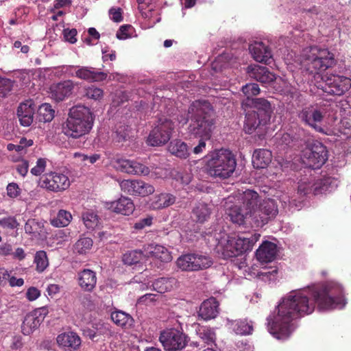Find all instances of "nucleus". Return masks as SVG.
<instances>
[{"instance_id":"f3484780","label":"nucleus","mask_w":351,"mask_h":351,"mask_svg":"<svg viewBox=\"0 0 351 351\" xmlns=\"http://www.w3.org/2000/svg\"><path fill=\"white\" fill-rule=\"evenodd\" d=\"M114 334L110 324L101 322L94 323L91 328L84 330L85 337L95 342L104 340L112 337Z\"/></svg>"},{"instance_id":"79ce46f5","label":"nucleus","mask_w":351,"mask_h":351,"mask_svg":"<svg viewBox=\"0 0 351 351\" xmlns=\"http://www.w3.org/2000/svg\"><path fill=\"white\" fill-rule=\"evenodd\" d=\"M34 263L36 265V271L38 273L44 272L49 265L47 252L44 250L36 252L34 257Z\"/></svg>"},{"instance_id":"4d7b16f0","label":"nucleus","mask_w":351,"mask_h":351,"mask_svg":"<svg viewBox=\"0 0 351 351\" xmlns=\"http://www.w3.org/2000/svg\"><path fill=\"white\" fill-rule=\"evenodd\" d=\"M85 95L89 99L97 100L102 97L103 90L99 88L91 86L86 88Z\"/></svg>"},{"instance_id":"bb28decb","label":"nucleus","mask_w":351,"mask_h":351,"mask_svg":"<svg viewBox=\"0 0 351 351\" xmlns=\"http://www.w3.org/2000/svg\"><path fill=\"white\" fill-rule=\"evenodd\" d=\"M277 254V246L271 241H264L256 252V256L261 263L272 262Z\"/></svg>"},{"instance_id":"680f3d73","label":"nucleus","mask_w":351,"mask_h":351,"mask_svg":"<svg viewBox=\"0 0 351 351\" xmlns=\"http://www.w3.org/2000/svg\"><path fill=\"white\" fill-rule=\"evenodd\" d=\"M153 217L148 216L143 219H140L134 224V228L136 230H143L145 227L150 226L152 224Z\"/></svg>"},{"instance_id":"58836bf2","label":"nucleus","mask_w":351,"mask_h":351,"mask_svg":"<svg viewBox=\"0 0 351 351\" xmlns=\"http://www.w3.org/2000/svg\"><path fill=\"white\" fill-rule=\"evenodd\" d=\"M197 335L204 343L208 348H213L216 343V333L213 328L208 326L199 327Z\"/></svg>"},{"instance_id":"39448f33","label":"nucleus","mask_w":351,"mask_h":351,"mask_svg":"<svg viewBox=\"0 0 351 351\" xmlns=\"http://www.w3.org/2000/svg\"><path fill=\"white\" fill-rule=\"evenodd\" d=\"M272 108L269 101L264 98L252 99L251 109L245 113L244 130L251 134L262 126L266 125L270 121Z\"/></svg>"},{"instance_id":"0e129e2a","label":"nucleus","mask_w":351,"mask_h":351,"mask_svg":"<svg viewBox=\"0 0 351 351\" xmlns=\"http://www.w3.org/2000/svg\"><path fill=\"white\" fill-rule=\"evenodd\" d=\"M65 40L70 43H75L77 41V30L75 29H65L63 31Z\"/></svg>"},{"instance_id":"a211bd4d","label":"nucleus","mask_w":351,"mask_h":351,"mask_svg":"<svg viewBox=\"0 0 351 351\" xmlns=\"http://www.w3.org/2000/svg\"><path fill=\"white\" fill-rule=\"evenodd\" d=\"M249 50L254 60L265 64H270L272 59L271 49L263 42H254L250 45Z\"/></svg>"},{"instance_id":"3c124183","label":"nucleus","mask_w":351,"mask_h":351,"mask_svg":"<svg viewBox=\"0 0 351 351\" xmlns=\"http://www.w3.org/2000/svg\"><path fill=\"white\" fill-rule=\"evenodd\" d=\"M194 261V265L195 271L204 269L211 266L213 262L211 258L205 255L199 254H193Z\"/></svg>"},{"instance_id":"13d9d810","label":"nucleus","mask_w":351,"mask_h":351,"mask_svg":"<svg viewBox=\"0 0 351 351\" xmlns=\"http://www.w3.org/2000/svg\"><path fill=\"white\" fill-rule=\"evenodd\" d=\"M46 165L47 161L45 158H38L36 166L31 169V173L34 176H40L45 171Z\"/></svg>"},{"instance_id":"603ef678","label":"nucleus","mask_w":351,"mask_h":351,"mask_svg":"<svg viewBox=\"0 0 351 351\" xmlns=\"http://www.w3.org/2000/svg\"><path fill=\"white\" fill-rule=\"evenodd\" d=\"M93 240L89 237L80 238L74 245V251L80 254H86L93 246Z\"/></svg>"},{"instance_id":"774afa93","label":"nucleus","mask_w":351,"mask_h":351,"mask_svg":"<svg viewBox=\"0 0 351 351\" xmlns=\"http://www.w3.org/2000/svg\"><path fill=\"white\" fill-rule=\"evenodd\" d=\"M29 164L27 160H23L21 163L19 164L16 167L17 172L25 177L28 172Z\"/></svg>"},{"instance_id":"b1692460","label":"nucleus","mask_w":351,"mask_h":351,"mask_svg":"<svg viewBox=\"0 0 351 351\" xmlns=\"http://www.w3.org/2000/svg\"><path fill=\"white\" fill-rule=\"evenodd\" d=\"M96 273L89 269H84L77 273V282L80 288L86 292H92L97 285Z\"/></svg>"},{"instance_id":"4be33fe9","label":"nucleus","mask_w":351,"mask_h":351,"mask_svg":"<svg viewBox=\"0 0 351 351\" xmlns=\"http://www.w3.org/2000/svg\"><path fill=\"white\" fill-rule=\"evenodd\" d=\"M280 141L282 145L286 146L298 147L306 143V132L303 128H295L289 132L283 134Z\"/></svg>"},{"instance_id":"ea45409f","label":"nucleus","mask_w":351,"mask_h":351,"mask_svg":"<svg viewBox=\"0 0 351 351\" xmlns=\"http://www.w3.org/2000/svg\"><path fill=\"white\" fill-rule=\"evenodd\" d=\"M168 149L171 154L180 158H186L189 156L187 145L181 140L171 141Z\"/></svg>"},{"instance_id":"4468645a","label":"nucleus","mask_w":351,"mask_h":351,"mask_svg":"<svg viewBox=\"0 0 351 351\" xmlns=\"http://www.w3.org/2000/svg\"><path fill=\"white\" fill-rule=\"evenodd\" d=\"M119 186L123 193L133 196L146 197L155 191L154 186L139 180H123Z\"/></svg>"},{"instance_id":"8fccbe9b","label":"nucleus","mask_w":351,"mask_h":351,"mask_svg":"<svg viewBox=\"0 0 351 351\" xmlns=\"http://www.w3.org/2000/svg\"><path fill=\"white\" fill-rule=\"evenodd\" d=\"M82 220L85 226L90 230H93L99 224V219L96 213L93 211H86L82 214Z\"/></svg>"},{"instance_id":"c03bdc74","label":"nucleus","mask_w":351,"mask_h":351,"mask_svg":"<svg viewBox=\"0 0 351 351\" xmlns=\"http://www.w3.org/2000/svg\"><path fill=\"white\" fill-rule=\"evenodd\" d=\"M72 219L70 212L65 210H60L54 218L51 220V224L54 227H66Z\"/></svg>"},{"instance_id":"6e6552de","label":"nucleus","mask_w":351,"mask_h":351,"mask_svg":"<svg viewBox=\"0 0 351 351\" xmlns=\"http://www.w3.org/2000/svg\"><path fill=\"white\" fill-rule=\"evenodd\" d=\"M261 237L258 233H245L239 235L233 240H229L224 254L229 257H236L247 251H251L254 245Z\"/></svg>"},{"instance_id":"e2e57ef3","label":"nucleus","mask_w":351,"mask_h":351,"mask_svg":"<svg viewBox=\"0 0 351 351\" xmlns=\"http://www.w3.org/2000/svg\"><path fill=\"white\" fill-rule=\"evenodd\" d=\"M122 10L120 8H112L109 10V15L110 19L116 23L123 21Z\"/></svg>"},{"instance_id":"0eeeda50","label":"nucleus","mask_w":351,"mask_h":351,"mask_svg":"<svg viewBox=\"0 0 351 351\" xmlns=\"http://www.w3.org/2000/svg\"><path fill=\"white\" fill-rule=\"evenodd\" d=\"M326 112V105L314 104L303 107L298 112V117L303 124L315 132L326 134V129L322 125Z\"/></svg>"},{"instance_id":"6ab92c4d","label":"nucleus","mask_w":351,"mask_h":351,"mask_svg":"<svg viewBox=\"0 0 351 351\" xmlns=\"http://www.w3.org/2000/svg\"><path fill=\"white\" fill-rule=\"evenodd\" d=\"M69 69H75V76L79 79L89 82H100L107 77V74L101 71H96L94 68L80 66H69Z\"/></svg>"},{"instance_id":"1a4fd4ad","label":"nucleus","mask_w":351,"mask_h":351,"mask_svg":"<svg viewBox=\"0 0 351 351\" xmlns=\"http://www.w3.org/2000/svg\"><path fill=\"white\" fill-rule=\"evenodd\" d=\"M187 337L181 329L167 328L160 331L158 340L167 351H180L187 345Z\"/></svg>"},{"instance_id":"49530a36","label":"nucleus","mask_w":351,"mask_h":351,"mask_svg":"<svg viewBox=\"0 0 351 351\" xmlns=\"http://www.w3.org/2000/svg\"><path fill=\"white\" fill-rule=\"evenodd\" d=\"M194 261L193 254H186L180 256L176 264L183 271H195Z\"/></svg>"},{"instance_id":"2f4dec72","label":"nucleus","mask_w":351,"mask_h":351,"mask_svg":"<svg viewBox=\"0 0 351 351\" xmlns=\"http://www.w3.org/2000/svg\"><path fill=\"white\" fill-rule=\"evenodd\" d=\"M25 233L34 237H43L47 234L44 222L36 219H29L24 226Z\"/></svg>"},{"instance_id":"864d4df0","label":"nucleus","mask_w":351,"mask_h":351,"mask_svg":"<svg viewBox=\"0 0 351 351\" xmlns=\"http://www.w3.org/2000/svg\"><path fill=\"white\" fill-rule=\"evenodd\" d=\"M134 28L131 25H121L117 32L116 36L119 40H125L132 36Z\"/></svg>"},{"instance_id":"5fc2aeb1","label":"nucleus","mask_w":351,"mask_h":351,"mask_svg":"<svg viewBox=\"0 0 351 351\" xmlns=\"http://www.w3.org/2000/svg\"><path fill=\"white\" fill-rule=\"evenodd\" d=\"M242 92L249 99L250 97L256 96L259 94L260 88L257 84H247L242 87Z\"/></svg>"},{"instance_id":"a878e982","label":"nucleus","mask_w":351,"mask_h":351,"mask_svg":"<svg viewBox=\"0 0 351 351\" xmlns=\"http://www.w3.org/2000/svg\"><path fill=\"white\" fill-rule=\"evenodd\" d=\"M327 183V179L320 180L313 183L311 182H300L298 187V193L301 196H305L310 193L313 195L322 193L326 191V184Z\"/></svg>"},{"instance_id":"7ed1b4c3","label":"nucleus","mask_w":351,"mask_h":351,"mask_svg":"<svg viewBox=\"0 0 351 351\" xmlns=\"http://www.w3.org/2000/svg\"><path fill=\"white\" fill-rule=\"evenodd\" d=\"M94 119L93 113L88 107L73 106L62 124V132L68 138L77 139L90 132Z\"/></svg>"},{"instance_id":"de8ad7c7","label":"nucleus","mask_w":351,"mask_h":351,"mask_svg":"<svg viewBox=\"0 0 351 351\" xmlns=\"http://www.w3.org/2000/svg\"><path fill=\"white\" fill-rule=\"evenodd\" d=\"M143 256L140 250H130L123 254L122 261L125 265H132L138 263Z\"/></svg>"},{"instance_id":"f03ea898","label":"nucleus","mask_w":351,"mask_h":351,"mask_svg":"<svg viewBox=\"0 0 351 351\" xmlns=\"http://www.w3.org/2000/svg\"><path fill=\"white\" fill-rule=\"evenodd\" d=\"M188 114H191V123L188 132L191 136L210 139L215 128L214 109L207 101L195 100L190 105Z\"/></svg>"},{"instance_id":"c9c22d12","label":"nucleus","mask_w":351,"mask_h":351,"mask_svg":"<svg viewBox=\"0 0 351 351\" xmlns=\"http://www.w3.org/2000/svg\"><path fill=\"white\" fill-rule=\"evenodd\" d=\"M57 343L61 346L76 350L81 344V339L76 333L70 332L59 335L57 337Z\"/></svg>"},{"instance_id":"052dcab7","label":"nucleus","mask_w":351,"mask_h":351,"mask_svg":"<svg viewBox=\"0 0 351 351\" xmlns=\"http://www.w3.org/2000/svg\"><path fill=\"white\" fill-rule=\"evenodd\" d=\"M0 223L3 228L10 229L17 228L19 226V223L14 217H5L0 221Z\"/></svg>"},{"instance_id":"f257e3e1","label":"nucleus","mask_w":351,"mask_h":351,"mask_svg":"<svg viewBox=\"0 0 351 351\" xmlns=\"http://www.w3.org/2000/svg\"><path fill=\"white\" fill-rule=\"evenodd\" d=\"M321 310L342 308L346 302L343 287L329 281L312 289L292 291L278 304L276 315L267 319L269 332L278 339L288 338L293 330V321Z\"/></svg>"},{"instance_id":"69168bd1","label":"nucleus","mask_w":351,"mask_h":351,"mask_svg":"<svg viewBox=\"0 0 351 351\" xmlns=\"http://www.w3.org/2000/svg\"><path fill=\"white\" fill-rule=\"evenodd\" d=\"M40 295V291L34 287H29L26 292V297L29 301H34L36 300Z\"/></svg>"},{"instance_id":"cd10ccee","label":"nucleus","mask_w":351,"mask_h":351,"mask_svg":"<svg viewBox=\"0 0 351 351\" xmlns=\"http://www.w3.org/2000/svg\"><path fill=\"white\" fill-rule=\"evenodd\" d=\"M35 108L33 101L29 100L19 105L17 115L23 126H29L34 120Z\"/></svg>"},{"instance_id":"a19ab883","label":"nucleus","mask_w":351,"mask_h":351,"mask_svg":"<svg viewBox=\"0 0 351 351\" xmlns=\"http://www.w3.org/2000/svg\"><path fill=\"white\" fill-rule=\"evenodd\" d=\"M175 283L176 279L173 278H159L152 283V287L158 293H164L170 291Z\"/></svg>"},{"instance_id":"6e6d98bb","label":"nucleus","mask_w":351,"mask_h":351,"mask_svg":"<svg viewBox=\"0 0 351 351\" xmlns=\"http://www.w3.org/2000/svg\"><path fill=\"white\" fill-rule=\"evenodd\" d=\"M12 81L0 77V97H5L12 89Z\"/></svg>"},{"instance_id":"72a5a7b5","label":"nucleus","mask_w":351,"mask_h":351,"mask_svg":"<svg viewBox=\"0 0 351 351\" xmlns=\"http://www.w3.org/2000/svg\"><path fill=\"white\" fill-rule=\"evenodd\" d=\"M211 208L205 203L197 204L192 210V219L197 223H204L210 217Z\"/></svg>"},{"instance_id":"c756f323","label":"nucleus","mask_w":351,"mask_h":351,"mask_svg":"<svg viewBox=\"0 0 351 351\" xmlns=\"http://www.w3.org/2000/svg\"><path fill=\"white\" fill-rule=\"evenodd\" d=\"M176 197L169 193H161L154 195L149 200V207L153 210H160L173 205Z\"/></svg>"},{"instance_id":"bf43d9fd","label":"nucleus","mask_w":351,"mask_h":351,"mask_svg":"<svg viewBox=\"0 0 351 351\" xmlns=\"http://www.w3.org/2000/svg\"><path fill=\"white\" fill-rule=\"evenodd\" d=\"M7 194L10 198H16L21 194V189L15 182L9 183L7 186Z\"/></svg>"},{"instance_id":"9b49d317","label":"nucleus","mask_w":351,"mask_h":351,"mask_svg":"<svg viewBox=\"0 0 351 351\" xmlns=\"http://www.w3.org/2000/svg\"><path fill=\"white\" fill-rule=\"evenodd\" d=\"M278 213V206L275 200L271 199L263 200L252 213L250 225L256 227H263L270 219L274 218Z\"/></svg>"},{"instance_id":"aec40b11","label":"nucleus","mask_w":351,"mask_h":351,"mask_svg":"<svg viewBox=\"0 0 351 351\" xmlns=\"http://www.w3.org/2000/svg\"><path fill=\"white\" fill-rule=\"evenodd\" d=\"M74 88V84L71 80H64L51 86V98L56 101H62L69 97Z\"/></svg>"},{"instance_id":"412c9836","label":"nucleus","mask_w":351,"mask_h":351,"mask_svg":"<svg viewBox=\"0 0 351 351\" xmlns=\"http://www.w3.org/2000/svg\"><path fill=\"white\" fill-rule=\"evenodd\" d=\"M226 213L230 220L239 225L249 223L250 225V211L247 210L241 204L233 205L226 208Z\"/></svg>"},{"instance_id":"a18cd8bd","label":"nucleus","mask_w":351,"mask_h":351,"mask_svg":"<svg viewBox=\"0 0 351 351\" xmlns=\"http://www.w3.org/2000/svg\"><path fill=\"white\" fill-rule=\"evenodd\" d=\"M231 328L237 335H249L253 330L252 325L247 320H234L230 324Z\"/></svg>"},{"instance_id":"7c9ffc66","label":"nucleus","mask_w":351,"mask_h":351,"mask_svg":"<svg viewBox=\"0 0 351 351\" xmlns=\"http://www.w3.org/2000/svg\"><path fill=\"white\" fill-rule=\"evenodd\" d=\"M121 171L127 173L147 176L149 173V168L143 164L134 160H123L121 165Z\"/></svg>"},{"instance_id":"c85d7f7f","label":"nucleus","mask_w":351,"mask_h":351,"mask_svg":"<svg viewBox=\"0 0 351 351\" xmlns=\"http://www.w3.org/2000/svg\"><path fill=\"white\" fill-rule=\"evenodd\" d=\"M248 73L250 77L262 84H269L276 80V75L265 66L254 65L248 67Z\"/></svg>"},{"instance_id":"20e7f679","label":"nucleus","mask_w":351,"mask_h":351,"mask_svg":"<svg viewBox=\"0 0 351 351\" xmlns=\"http://www.w3.org/2000/svg\"><path fill=\"white\" fill-rule=\"evenodd\" d=\"M237 161L234 154L228 149H219L206 157L208 173L213 178L226 179L235 171Z\"/></svg>"},{"instance_id":"393cba45","label":"nucleus","mask_w":351,"mask_h":351,"mask_svg":"<svg viewBox=\"0 0 351 351\" xmlns=\"http://www.w3.org/2000/svg\"><path fill=\"white\" fill-rule=\"evenodd\" d=\"M106 207L114 213L123 215H131L135 209L132 200L126 197H121L117 201L106 203Z\"/></svg>"},{"instance_id":"423d86ee","label":"nucleus","mask_w":351,"mask_h":351,"mask_svg":"<svg viewBox=\"0 0 351 351\" xmlns=\"http://www.w3.org/2000/svg\"><path fill=\"white\" fill-rule=\"evenodd\" d=\"M303 63L311 73L325 71L335 63L334 56L328 49L317 47L306 48L302 52Z\"/></svg>"},{"instance_id":"4c0bfd02","label":"nucleus","mask_w":351,"mask_h":351,"mask_svg":"<svg viewBox=\"0 0 351 351\" xmlns=\"http://www.w3.org/2000/svg\"><path fill=\"white\" fill-rule=\"evenodd\" d=\"M242 201L241 205L247 210L250 211L251 215L253 210H256L257 208V204L259 202V195L256 191L247 189L243 192Z\"/></svg>"},{"instance_id":"473e14b6","label":"nucleus","mask_w":351,"mask_h":351,"mask_svg":"<svg viewBox=\"0 0 351 351\" xmlns=\"http://www.w3.org/2000/svg\"><path fill=\"white\" fill-rule=\"evenodd\" d=\"M272 158L271 152L266 149H258L254 152L252 164L256 169H263L267 167Z\"/></svg>"},{"instance_id":"e433bc0d","label":"nucleus","mask_w":351,"mask_h":351,"mask_svg":"<svg viewBox=\"0 0 351 351\" xmlns=\"http://www.w3.org/2000/svg\"><path fill=\"white\" fill-rule=\"evenodd\" d=\"M110 317L117 326L123 328H130L134 323V319L130 314L119 310L112 311Z\"/></svg>"},{"instance_id":"09e8293b","label":"nucleus","mask_w":351,"mask_h":351,"mask_svg":"<svg viewBox=\"0 0 351 351\" xmlns=\"http://www.w3.org/2000/svg\"><path fill=\"white\" fill-rule=\"evenodd\" d=\"M130 135V126L120 123L116 126V130L113 134V139L116 142L122 143L129 139Z\"/></svg>"},{"instance_id":"2eb2a0df","label":"nucleus","mask_w":351,"mask_h":351,"mask_svg":"<svg viewBox=\"0 0 351 351\" xmlns=\"http://www.w3.org/2000/svg\"><path fill=\"white\" fill-rule=\"evenodd\" d=\"M47 313V308L46 307H41L27 314L21 325V332L23 334L25 335L32 334L40 326Z\"/></svg>"},{"instance_id":"37998d69","label":"nucleus","mask_w":351,"mask_h":351,"mask_svg":"<svg viewBox=\"0 0 351 351\" xmlns=\"http://www.w3.org/2000/svg\"><path fill=\"white\" fill-rule=\"evenodd\" d=\"M54 115L55 110L49 104H43L38 109V118L40 122H50L53 119Z\"/></svg>"},{"instance_id":"9d476101","label":"nucleus","mask_w":351,"mask_h":351,"mask_svg":"<svg viewBox=\"0 0 351 351\" xmlns=\"http://www.w3.org/2000/svg\"><path fill=\"white\" fill-rule=\"evenodd\" d=\"M174 130V123L167 118H160L151 130L147 140L151 146H162L169 142Z\"/></svg>"},{"instance_id":"f704fd0d","label":"nucleus","mask_w":351,"mask_h":351,"mask_svg":"<svg viewBox=\"0 0 351 351\" xmlns=\"http://www.w3.org/2000/svg\"><path fill=\"white\" fill-rule=\"evenodd\" d=\"M147 253L151 257L158 259L163 263L170 262L172 256L169 250L164 246L160 245H149Z\"/></svg>"},{"instance_id":"f8f14e48","label":"nucleus","mask_w":351,"mask_h":351,"mask_svg":"<svg viewBox=\"0 0 351 351\" xmlns=\"http://www.w3.org/2000/svg\"><path fill=\"white\" fill-rule=\"evenodd\" d=\"M304 162L312 169L320 168L328 160L326 147L319 141H315L303 152Z\"/></svg>"},{"instance_id":"dca6fc26","label":"nucleus","mask_w":351,"mask_h":351,"mask_svg":"<svg viewBox=\"0 0 351 351\" xmlns=\"http://www.w3.org/2000/svg\"><path fill=\"white\" fill-rule=\"evenodd\" d=\"M351 87V80L340 75H334L328 77L322 86L324 92L331 95H342Z\"/></svg>"},{"instance_id":"338daca9","label":"nucleus","mask_w":351,"mask_h":351,"mask_svg":"<svg viewBox=\"0 0 351 351\" xmlns=\"http://www.w3.org/2000/svg\"><path fill=\"white\" fill-rule=\"evenodd\" d=\"M13 252L12 245L8 243H2L0 245V256H12Z\"/></svg>"},{"instance_id":"ddd939ff","label":"nucleus","mask_w":351,"mask_h":351,"mask_svg":"<svg viewBox=\"0 0 351 351\" xmlns=\"http://www.w3.org/2000/svg\"><path fill=\"white\" fill-rule=\"evenodd\" d=\"M40 186L49 191L61 192L69 187L70 181L66 175L51 171L42 176Z\"/></svg>"},{"instance_id":"5701e85b","label":"nucleus","mask_w":351,"mask_h":351,"mask_svg":"<svg viewBox=\"0 0 351 351\" xmlns=\"http://www.w3.org/2000/svg\"><path fill=\"white\" fill-rule=\"evenodd\" d=\"M219 303L214 297H210L204 300L198 311L199 317L204 320H210L215 318L219 313Z\"/></svg>"}]
</instances>
